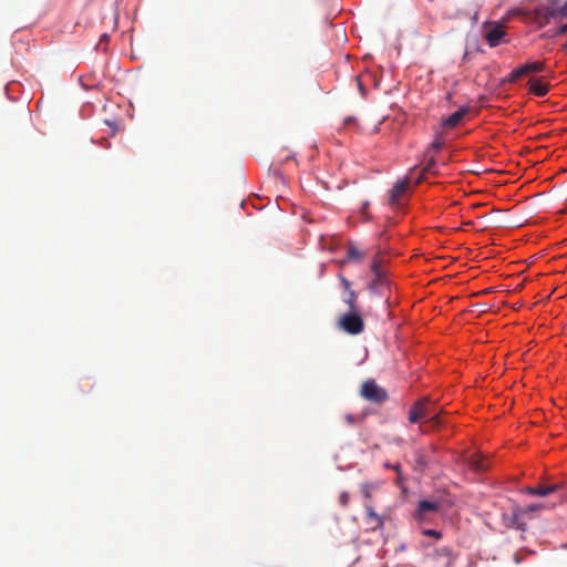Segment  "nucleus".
<instances>
[{
	"label": "nucleus",
	"instance_id": "f257e3e1",
	"mask_svg": "<svg viewBox=\"0 0 567 567\" xmlns=\"http://www.w3.org/2000/svg\"><path fill=\"white\" fill-rule=\"evenodd\" d=\"M412 181L413 179H399L394 183L391 189H389L385 197V204L392 210H404L413 193L414 186H416L422 179H415V183H412Z\"/></svg>",
	"mask_w": 567,
	"mask_h": 567
},
{
	"label": "nucleus",
	"instance_id": "f03ea898",
	"mask_svg": "<svg viewBox=\"0 0 567 567\" xmlns=\"http://www.w3.org/2000/svg\"><path fill=\"white\" fill-rule=\"evenodd\" d=\"M444 145V140L441 135H437L435 140L431 143L429 150L425 154L424 164L420 165V169L416 171L414 168L415 177H423L426 174L431 175H440L447 174L444 168L446 167L444 162H436L434 159V154L437 153Z\"/></svg>",
	"mask_w": 567,
	"mask_h": 567
},
{
	"label": "nucleus",
	"instance_id": "7ed1b4c3",
	"mask_svg": "<svg viewBox=\"0 0 567 567\" xmlns=\"http://www.w3.org/2000/svg\"><path fill=\"white\" fill-rule=\"evenodd\" d=\"M338 328L348 334L357 336L364 330V321L358 311H348L339 317Z\"/></svg>",
	"mask_w": 567,
	"mask_h": 567
},
{
	"label": "nucleus",
	"instance_id": "20e7f679",
	"mask_svg": "<svg viewBox=\"0 0 567 567\" xmlns=\"http://www.w3.org/2000/svg\"><path fill=\"white\" fill-rule=\"evenodd\" d=\"M360 394L364 400L375 404H382L389 399L385 389L381 388L374 380L363 382Z\"/></svg>",
	"mask_w": 567,
	"mask_h": 567
},
{
	"label": "nucleus",
	"instance_id": "39448f33",
	"mask_svg": "<svg viewBox=\"0 0 567 567\" xmlns=\"http://www.w3.org/2000/svg\"><path fill=\"white\" fill-rule=\"evenodd\" d=\"M441 503L439 501H420L414 513V518L419 523H429L439 514Z\"/></svg>",
	"mask_w": 567,
	"mask_h": 567
},
{
	"label": "nucleus",
	"instance_id": "423d86ee",
	"mask_svg": "<svg viewBox=\"0 0 567 567\" xmlns=\"http://www.w3.org/2000/svg\"><path fill=\"white\" fill-rule=\"evenodd\" d=\"M455 560V555L450 547H441L436 549L430 557L432 567H452Z\"/></svg>",
	"mask_w": 567,
	"mask_h": 567
},
{
	"label": "nucleus",
	"instance_id": "0eeeda50",
	"mask_svg": "<svg viewBox=\"0 0 567 567\" xmlns=\"http://www.w3.org/2000/svg\"><path fill=\"white\" fill-rule=\"evenodd\" d=\"M536 14L544 22H549L550 19L567 18V2L560 7H539L536 9Z\"/></svg>",
	"mask_w": 567,
	"mask_h": 567
},
{
	"label": "nucleus",
	"instance_id": "6e6552de",
	"mask_svg": "<svg viewBox=\"0 0 567 567\" xmlns=\"http://www.w3.org/2000/svg\"><path fill=\"white\" fill-rule=\"evenodd\" d=\"M427 416H430V401L427 398L416 401L409 411V421L411 423H416Z\"/></svg>",
	"mask_w": 567,
	"mask_h": 567
},
{
	"label": "nucleus",
	"instance_id": "1a4fd4ad",
	"mask_svg": "<svg viewBox=\"0 0 567 567\" xmlns=\"http://www.w3.org/2000/svg\"><path fill=\"white\" fill-rule=\"evenodd\" d=\"M369 290L372 293L386 297L388 300L389 296H386V291H390V281L385 274H377V276H374L373 280L369 285Z\"/></svg>",
	"mask_w": 567,
	"mask_h": 567
},
{
	"label": "nucleus",
	"instance_id": "9d476101",
	"mask_svg": "<svg viewBox=\"0 0 567 567\" xmlns=\"http://www.w3.org/2000/svg\"><path fill=\"white\" fill-rule=\"evenodd\" d=\"M467 113H468L467 107H461L460 110H457L456 112H454L453 114H451L450 116L444 118L442 122V125L447 128H453L461 123V121Z\"/></svg>",
	"mask_w": 567,
	"mask_h": 567
},
{
	"label": "nucleus",
	"instance_id": "9b49d317",
	"mask_svg": "<svg viewBox=\"0 0 567 567\" xmlns=\"http://www.w3.org/2000/svg\"><path fill=\"white\" fill-rule=\"evenodd\" d=\"M505 31L501 25H494L491 30L485 34V39L491 48H495L499 44L501 40L504 38Z\"/></svg>",
	"mask_w": 567,
	"mask_h": 567
},
{
	"label": "nucleus",
	"instance_id": "f8f14e48",
	"mask_svg": "<svg viewBox=\"0 0 567 567\" xmlns=\"http://www.w3.org/2000/svg\"><path fill=\"white\" fill-rule=\"evenodd\" d=\"M558 488H559V485H557V484H551V485H547V486H537V487L528 486L525 488V493H527L528 495H533V496L545 497V496H548L549 494L558 491Z\"/></svg>",
	"mask_w": 567,
	"mask_h": 567
},
{
	"label": "nucleus",
	"instance_id": "ddd939ff",
	"mask_svg": "<svg viewBox=\"0 0 567 567\" xmlns=\"http://www.w3.org/2000/svg\"><path fill=\"white\" fill-rule=\"evenodd\" d=\"M468 466L476 471H486L489 466L488 460L482 456L481 454H473L467 460Z\"/></svg>",
	"mask_w": 567,
	"mask_h": 567
},
{
	"label": "nucleus",
	"instance_id": "4468645a",
	"mask_svg": "<svg viewBox=\"0 0 567 567\" xmlns=\"http://www.w3.org/2000/svg\"><path fill=\"white\" fill-rule=\"evenodd\" d=\"M529 92L536 96H545L548 92V85L539 79H532L528 82Z\"/></svg>",
	"mask_w": 567,
	"mask_h": 567
},
{
	"label": "nucleus",
	"instance_id": "2eb2a0df",
	"mask_svg": "<svg viewBox=\"0 0 567 567\" xmlns=\"http://www.w3.org/2000/svg\"><path fill=\"white\" fill-rule=\"evenodd\" d=\"M368 523L372 524V528H380L383 525V519L379 516L371 506H365Z\"/></svg>",
	"mask_w": 567,
	"mask_h": 567
},
{
	"label": "nucleus",
	"instance_id": "dca6fc26",
	"mask_svg": "<svg viewBox=\"0 0 567 567\" xmlns=\"http://www.w3.org/2000/svg\"><path fill=\"white\" fill-rule=\"evenodd\" d=\"M347 257L351 261H360L363 257V254L354 245H349L347 250Z\"/></svg>",
	"mask_w": 567,
	"mask_h": 567
},
{
	"label": "nucleus",
	"instance_id": "f3484780",
	"mask_svg": "<svg viewBox=\"0 0 567 567\" xmlns=\"http://www.w3.org/2000/svg\"><path fill=\"white\" fill-rule=\"evenodd\" d=\"M348 306L349 311H358L357 309V293L353 290L348 291V296L343 299Z\"/></svg>",
	"mask_w": 567,
	"mask_h": 567
},
{
	"label": "nucleus",
	"instance_id": "a211bd4d",
	"mask_svg": "<svg viewBox=\"0 0 567 567\" xmlns=\"http://www.w3.org/2000/svg\"><path fill=\"white\" fill-rule=\"evenodd\" d=\"M524 66H525L527 74L542 72L546 69V65L544 62H529V63L524 64Z\"/></svg>",
	"mask_w": 567,
	"mask_h": 567
},
{
	"label": "nucleus",
	"instance_id": "6ab92c4d",
	"mask_svg": "<svg viewBox=\"0 0 567 567\" xmlns=\"http://www.w3.org/2000/svg\"><path fill=\"white\" fill-rule=\"evenodd\" d=\"M525 75H528L526 70H525V66L524 64L517 69H514L509 74H508V81L509 82H515L517 81L518 79H520L522 76H525Z\"/></svg>",
	"mask_w": 567,
	"mask_h": 567
},
{
	"label": "nucleus",
	"instance_id": "aec40b11",
	"mask_svg": "<svg viewBox=\"0 0 567 567\" xmlns=\"http://www.w3.org/2000/svg\"><path fill=\"white\" fill-rule=\"evenodd\" d=\"M432 426L440 425V412L430 405V416L425 417Z\"/></svg>",
	"mask_w": 567,
	"mask_h": 567
},
{
	"label": "nucleus",
	"instance_id": "412c9836",
	"mask_svg": "<svg viewBox=\"0 0 567 567\" xmlns=\"http://www.w3.org/2000/svg\"><path fill=\"white\" fill-rule=\"evenodd\" d=\"M371 271L373 272V276H377V274H384L381 270V259L378 256H375L372 260Z\"/></svg>",
	"mask_w": 567,
	"mask_h": 567
},
{
	"label": "nucleus",
	"instance_id": "4be33fe9",
	"mask_svg": "<svg viewBox=\"0 0 567 567\" xmlns=\"http://www.w3.org/2000/svg\"><path fill=\"white\" fill-rule=\"evenodd\" d=\"M369 206H370V203L368 200H365L361 207V216L364 221H370L372 218L371 215L368 213Z\"/></svg>",
	"mask_w": 567,
	"mask_h": 567
},
{
	"label": "nucleus",
	"instance_id": "5701e85b",
	"mask_svg": "<svg viewBox=\"0 0 567 567\" xmlns=\"http://www.w3.org/2000/svg\"><path fill=\"white\" fill-rule=\"evenodd\" d=\"M421 533L424 536L434 537L436 539H440L442 537L441 532H439L436 529H422Z\"/></svg>",
	"mask_w": 567,
	"mask_h": 567
},
{
	"label": "nucleus",
	"instance_id": "b1692460",
	"mask_svg": "<svg viewBox=\"0 0 567 567\" xmlns=\"http://www.w3.org/2000/svg\"><path fill=\"white\" fill-rule=\"evenodd\" d=\"M361 493L363 494V496L365 498H370L371 497V484L370 483H362L361 486Z\"/></svg>",
	"mask_w": 567,
	"mask_h": 567
},
{
	"label": "nucleus",
	"instance_id": "393cba45",
	"mask_svg": "<svg viewBox=\"0 0 567 567\" xmlns=\"http://www.w3.org/2000/svg\"><path fill=\"white\" fill-rule=\"evenodd\" d=\"M349 499H350V497L347 492H342L339 496V502H340L341 506H343V507L348 506Z\"/></svg>",
	"mask_w": 567,
	"mask_h": 567
},
{
	"label": "nucleus",
	"instance_id": "a878e982",
	"mask_svg": "<svg viewBox=\"0 0 567 567\" xmlns=\"http://www.w3.org/2000/svg\"><path fill=\"white\" fill-rule=\"evenodd\" d=\"M544 506L542 504H536V505H529L527 506L524 512L525 513H529V512H534V511H539L542 509Z\"/></svg>",
	"mask_w": 567,
	"mask_h": 567
},
{
	"label": "nucleus",
	"instance_id": "bb28decb",
	"mask_svg": "<svg viewBox=\"0 0 567 567\" xmlns=\"http://www.w3.org/2000/svg\"><path fill=\"white\" fill-rule=\"evenodd\" d=\"M392 468L398 473L396 484L400 485L402 483V474H401L400 465L395 464L392 466Z\"/></svg>",
	"mask_w": 567,
	"mask_h": 567
},
{
	"label": "nucleus",
	"instance_id": "cd10ccee",
	"mask_svg": "<svg viewBox=\"0 0 567 567\" xmlns=\"http://www.w3.org/2000/svg\"><path fill=\"white\" fill-rule=\"evenodd\" d=\"M340 280H341V284H342V286H343L344 290L350 291L351 289H350V282H349V280H348V279H346L344 277H340Z\"/></svg>",
	"mask_w": 567,
	"mask_h": 567
},
{
	"label": "nucleus",
	"instance_id": "c85d7f7f",
	"mask_svg": "<svg viewBox=\"0 0 567 567\" xmlns=\"http://www.w3.org/2000/svg\"><path fill=\"white\" fill-rule=\"evenodd\" d=\"M566 33H567V23L560 25L559 29L556 32L557 35H563V34H566Z\"/></svg>",
	"mask_w": 567,
	"mask_h": 567
},
{
	"label": "nucleus",
	"instance_id": "c756f323",
	"mask_svg": "<svg viewBox=\"0 0 567 567\" xmlns=\"http://www.w3.org/2000/svg\"><path fill=\"white\" fill-rule=\"evenodd\" d=\"M344 419H346L347 423H349V424H353L354 423V417L351 414L346 415Z\"/></svg>",
	"mask_w": 567,
	"mask_h": 567
},
{
	"label": "nucleus",
	"instance_id": "7c9ffc66",
	"mask_svg": "<svg viewBox=\"0 0 567 567\" xmlns=\"http://www.w3.org/2000/svg\"><path fill=\"white\" fill-rule=\"evenodd\" d=\"M355 81H357V83H358V87H359V90L363 93V92H364V87H363V85H362V83H361L360 78H359V76H357V78H355Z\"/></svg>",
	"mask_w": 567,
	"mask_h": 567
},
{
	"label": "nucleus",
	"instance_id": "2f4dec72",
	"mask_svg": "<svg viewBox=\"0 0 567 567\" xmlns=\"http://www.w3.org/2000/svg\"><path fill=\"white\" fill-rule=\"evenodd\" d=\"M320 184L328 189L327 185H326V182L321 181Z\"/></svg>",
	"mask_w": 567,
	"mask_h": 567
},
{
	"label": "nucleus",
	"instance_id": "473e14b6",
	"mask_svg": "<svg viewBox=\"0 0 567 567\" xmlns=\"http://www.w3.org/2000/svg\"><path fill=\"white\" fill-rule=\"evenodd\" d=\"M393 465H390V464H385V467L388 468H392Z\"/></svg>",
	"mask_w": 567,
	"mask_h": 567
},
{
	"label": "nucleus",
	"instance_id": "72a5a7b5",
	"mask_svg": "<svg viewBox=\"0 0 567 567\" xmlns=\"http://www.w3.org/2000/svg\"><path fill=\"white\" fill-rule=\"evenodd\" d=\"M560 173H567V168L561 169Z\"/></svg>",
	"mask_w": 567,
	"mask_h": 567
}]
</instances>
